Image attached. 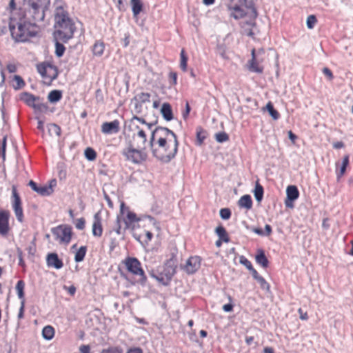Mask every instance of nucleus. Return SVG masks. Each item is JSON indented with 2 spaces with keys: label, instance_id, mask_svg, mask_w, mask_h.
I'll return each instance as SVG.
<instances>
[{
  "label": "nucleus",
  "instance_id": "f257e3e1",
  "mask_svg": "<svg viewBox=\"0 0 353 353\" xmlns=\"http://www.w3.org/2000/svg\"><path fill=\"white\" fill-rule=\"evenodd\" d=\"M8 26L12 38L17 43L26 42L38 34L37 24L26 19L25 15L19 19L10 17Z\"/></svg>",
  "mask_w": 353,
  "mask_h": 353
},
{
  "label": "nucleus",
  "instance_id": "f03ea898",
  "mask_svg": "<svg viewBox=\"0 0 353 353\" xmlns=\"http://www.w3.org/2000/svg\"><path fill=\"white\" fill-rule=\"evenodd\" d=\"M54 28L52 34L57 35L58 39H61L63 43H66L73 38L77 30L75 23L69 17V13L62 6L56 8L54 13Z\"/></svg>",
  "mask_w": 353,
  "mask_h": 353
},
{
  "label": "nucleus",
  "instance_id": "7ed1b4c3",
  "mask_svg": "<svg viewBox=\"0 0 353 353\" xmlns=\"http://www.w3.org/2000/svg\"><path fill=\"white\" fill-rule=\"evenodd\" d=\"M127 212L126 218L123 219L124 223L125 225V229H131V230H134L136 228V223H137V227H139V223L145 220L148 219L150 223H152L158 230H160L159 223L157 222L154 217L150 215H141L140 216H137V215L130 211L129 208L125 206L124 202H121L120 205V214L123 215L125 212Z\"/></svg>",
  "mask_w": 353,
  "mask_h": 353
},
{
  "label": "nucleus",
  "instance_id": "20e7f679",
  "mask_svg": "<svg viewBox=\"0 0 353 353\" xmlns=\"http://www.w3.org/2000/svg\"><path fill=\"white\" fill-rule=\"evenodd\" d=\"M153 131L157 132L156 135L157 139L161 138L163 139H167L168 135H171L174 139L173 151H172V153H170L167 156L161 157V161L168 163L174 159L177 154L179 145L177 136L172 130L166 127L157 126Z\"/></svg>",
  "mask_w": 353,
  "mask_h": 353
},
{
  "label": "nucleus",
  "instance_id": "39448f33",
  "mask_svg": "<svg viewBox=\"0 0 353 353\" xmlns=\"http://www.w3.org/2000/svg\"><path fill=\"white\" fill-rule=\"evenodd\" d=\"M145 149V147H141V145H138L137 148H134L132 142L130 141L128 147L124 148L121 154L125 157L127 161H131L134 164H141L148 158Z\"/></svg>",
  "mask_w": 353,
  "mask_h": 353
},
{
  "label": "nucleus",
  "instance_id": "423d86ee",
  "mask_svg": "<svg viewBox=\"0 0 353 353\" xmlns=\"http://www.w3.org/2000/svg\"><path fill=\"white\" fill-rule=\"evenodd\" d=\"M127 270L134 275H138L140 276L137 283L141 285L144 286L147 282V276L145 274L144 270L141 267V263L139 259L136 257L128 256L123 261Z\"/></svg>",
  "mask_w": 353,
  "mask_h": 353
},
{
  "label": "nucleus",
  "instance_id": "0eeeda50",
  "mask_svg": "<svg viewBox=\"0 0 353 353\" xmlns=\"http://www.w3.org/2000/svg\"><path fill=\"white\" fill-rule=\"evenodd\" d=\"M37 70L43 79L49 80L46 83L48 85H50L59 75L58 68L50 62L45 61L37 64Z\"/></svg>",
  "mask_w": 353,
  "mask_h": 353
},
{
  "label": "nucleus",
  "instance_id": "6e6552de",
  "mask_svg": "<svg viewBox=\"0 0 353 353\" xmlns=\"http://www.w3.org/2000/svg\"><path fill=\"white\" fill-rule=\"evenodd\" d=\"M51 232L55 240L60 243L68 244L72 239V229L70 225L61 224L51 229Z\"/></svg>",
  "mask_w": 353,
  "mask_h": 353
},
{
  "label": "nucleus",
  "instance_id": "1a4fd4ad",
  "mask_svg": "<svg viewBox=\"0 0 353 353\" xmlns=\"http://www.w3.org/2000/svg\"><path fill=\"white\" fill-rule=\"evenodd\" d=\"M178 250L176 248L172 249L170 257L164 263L163 268V274L167 276L168 279H172L176 272V268L178 264L177 258Z\"/></svg>",
  "mask_w": 353,
  "mask_h": 353
},
{
  "label": "nucleus",
  "instance_id": "9d476101",
  "mask_svg": "<svg viewBox=\"0 0 353 353\" xmlns=\"http://www.w3.org/2000/svg\"><path fill=\"white\" fill-rule=\"evenodd\" d=\"M27 12L28 17L27 19L32 21L34 23L43 21L46 17V11L49 8H41L37 6L27 5Z\"/></svg>",
  "mask_w": 353,
  "mask_h": 353
},
{
  "label": "nucleus",
  "instance_id": "9b49d317",
  "mask_svg": "<svg viewBox=\"0 0 353 353\" xmlns=\"http://www.w3.org/2000/svg\"><path fill=\"white\" fill-rule=\"evenodd\" d=\"M12 193L13 197L12 207L14 214L17 221L22 223L23 221V212L21 207V200L15 186H12Z\"/></svg>",
  "mask_w": 353,
  "mask_h": 353
},
{
  "label": "nucleus",
  "instance_id": "f8f14e48",
  "mask_svg": "<svg viewBox=\"0 0 353 353\" xmlns=\"http://www.w3.org/2000/svg\"><path fill=\"white\" fill-rule=\"evenodd\" d=\"M201 259L199 256H190L182 268L188 274L196 273L201 267Z\"/></svg>",
  "mask_w": 353,
  "mask_h": 353
},
{
  "label": "nucleus",
  "instance_id": "ddd939ff",
  "mask_svg": "<svg viewBox=\"0 0 353 353\" xmlns=\"http://www.w3.org/2000/svg\"><path fill=\"white\" fill-rule=\"evenodd\" d=\"M299 196V192L296 185H289L286 189V198L285 200V205L288 208H293V203Z\"/></svg>",
  "mask_w": 353,
  "mask_h": 353
},
{
  "label": "nucleus",
  "instance_id": "4468645a",
  "mask_svg": "<svg viewBox=\"0 0 353 353\" xmlns=\"http://www.w3.org/2000/svg\"><path fill=\"white\" fill-rule=\"evenodd\" d=\"M10 212L8 210H0V235L6 236L10 231Z\"/></svg>",
  "mask_w": 353,
  "mask_h": 353
},
{
  "label": "nucleus",
  "instance_id": "2eb2a0df",
  "mask_svg": "<svg viewBox=\"0 0 353 353\" xmlns=\"http://www.w3.org/2000/svg\"><path fill=\"white\" fill-rule=\"evenodd\" d=\"M239 2L241 3V5H243L246 8L250 9L251 12L250 14V20L246 21V24L249 26H256L255 20L258 17V12L254 7V5L252 1H249L248 0H239Z\"/></svg>",
  "mask_w": 353,
  "mask_h": 353
},
{
  "label": "nucleus",
  "instance_id": "dca6fc26",
  "mask_svg": "<svg viewBox=\"0 0 353 353\" xmlns=\"http://www.w3.org/2000/svg\"><path fill=\"white\" fill-rule=\"evenodd\" d=\"M119 124L117 119L110 122H104L101 125V132L105 134H117L120 131Z\"/></svg>",
  "mask_w": 353,
  "mask_h": 353
},
{
  "label": "nucleus",
  "instance_id": "f3484780",
  "mask_svg": "<svg viewBox=\"0 0 353 353\" xmlns=\"http://www.w3.org/2000/svg\"><path fill=\"white\" fill-rule=\"evenodd\" d=\"M28 185L31 189L40 194L41 196H49L53 192L52 185H43L38 186L37 183L32 180H30L28 183Z\"/></svg>",
  "mask_w": 353,
  "mask_h": 353
},
{
  "label": "nucleus",
  "instance_id": "a211bd4d",
  "mask_svg": "<svg viewBox=\"0 0 353 353\" xmlns=\"http://www.w3.org/2000/svg\"><path fill=\"white\" fill-rule=\"evenodd\" d=\"M46 263L48 267H52L57 270H59L63 266V261L59 259L56 252H50L47 254Z\"/></svg>",
  "mask_w": 353,
  "mask_h": 353
},
{
  "label": "nucleus",
  "instance_id": "6ab92c4d",
  "mask_svg": "<svg viewBox=\"0 0 353 353\" xmlns=\"http://www.w3.org/2000/svg\"><path fill=\"white\" fill-rule=\"evenodd\" d=\"M92 233L94 236L100 237L103 234V227L101 224V217L100 212H97L94 216Z\"/></svg>",
  "mask_w": 353,
  "mask_h": 353
},
{
  "label": "nucleus",
  "instance_id": "aec40b11",
  "mask_svg": "<svg viewBox=\"0 0 353 353\" xmlns=\"http://www.w3.org/2000/svg\"><path fill=\"white\" fill-rule=\"evenodd\" d=\"M228 8L230 11H234L230 14V16L235 19H242L246 16L247 13L241 8V5L238 3L233 4L232 3L228 5Z\"/></svg>",
  "mask_w": 353,
  "mask_h": 353
},
{
  "label": "nucleus",
  "instance_id": "412c9836",
  "mask_svg": "<svg viewBox=\"0 0 353 353\" xmlns=\"http://www.w3.org/2000/svg\"><path fill=\"white\" fill-rule=\"evenodd\" d=\"M20 100L23 101L28 106L32 108V105L36 101H41V98L39 96H34V94L28 92H23L19 94Z\"/></svg>",
  "mask_w": 353,
  "mask_h": 353
},
{
  "label": "nucleus",
  "instance_id": "4be33fe9",
  "mask_svg": "<svg viewBox=\"0 0 353 353\" xmlns=\"http://www.w3.org/2000/svg\"><path fill=\"white\" fill-rule=\"evenodd\" d=\"M252 59L248 62V69L251 72L261 74L263 72V67L259 65L255 54V49H252L251 52Z\"/></svg>",
  "mask_w": 353,
  "mask_h": 353
},
{
  "label": "nucleus",
  "instance_id": "5701e85b",
  "mask_svg": "<svg viewBox=\"0 0 353 353\" xmlns=\"http://www.w3.org/2000/svg\"><path fill=\"white\" fill-rule=\"evenodd\" d=\"M160 112L166 121H170L174 119V114L171 105L165 102L162 104Z\"/></svg>",
  "mask_w": 353,
  "mask_h": 353
},
{
  "label": "nucleus",
  "instance_id": "b1692460",
  "mask_svg": "<svg viewBox=\"0 0 353 353\" xmlns=\"http://www.w3.org/2000/svg\"><path fill=\"white\" fill-rule=\"evenodd\" d=\"M53 37V41L54 43L55 46V51L54 54L56 57L58 58H61L63 56L65 51V47L62 43L61 39H58V37L57 35L52 34Z\"/></svg>",
  "mask_w": 353,
  "mask_h": 353
},
{
  "label": "nucleus",
  "instance_id": "393cba45",
  "mask_svg": "<svg viewBox=\"0 0 353 353\" xmlns=\"http://www.w3.org/2000/svg\"><path fill=\"white\" fill-rule=\"evenodd\" d=\"M157 144L163 152H161L159 151L160 156H167L173 151V147L170 148L168 139H163L162 138L158 139L157 140Z\"/></svg>",
  "mask_w": 353,
  "mask_h": 353
},
{
  "label": "nucleus",
  "instance_id": "a878e982",
  "mask_svg": "<svg viewBox=\"0 0 353 353\" xmlns=\"http://www.w3.org/2000/svg\"><path fill=\"white\" fill-rule=\"evenodd\" d=\"M256 262L261 265L263 268H267L269 266V261L262 249H259L255 256Z\"/></svg>",
  "mask_w": 353,
  "mask_h": 353
},
{
  "label": "nucleus",
  "instance_id": "bb28decb",
  "mask_svg": "<svg viewBox=\"0 0 353 353\" xmlns=\"http://www.w3.org/2000/svg\"><path fill=\"white\" fill-rule=\"evenodd\" d=\"M157 132L152 131L151 136L149 141V145L152 150V153L154 157H156L157 159L161 161V157L159 155V150H158L157 148H154V143L157 139L156 135Z\"/></svg>",
  "mask_w": 353,
  "mask_h": 353
},
{
  "label": "nucleus",
  "instance_id": "cd10ccee",
  "mask_svg": "<svg viewBox=\"0 0 353 353\" xmlns=\"http://www.w3.org/2000/svg\"><path fill=\"white\" fill-rule=\"evenodd\" d=\"M105 43L101 40H97L95 41L92 46V53L94 56L101 57L104 52Z\"/></svg>",
  "mask_w": 353,
  "mask_h": 353
},
{
  "label": "nucleus",
  "instance_id": "c85d7f7f",
  "mask_svg": "<svg viewBox=\"0 0 353 353\" xmlns=\"http://www.w3.org/2000/svg\"><path fill=\"white\" fill-rule=\"evenodd\" d=\"M238 205L240 208H243L250 210L252 207V200L251 196L245 194L242 196L238 201Z\"/></svg>",
  "mask_w": 353,
  "mask_h": 353
},
{
  "label": "nucleus",
  "instance_id": "c756f323",
  "mask_svg": "<svg viewBox=\"0 0 353 353\" xmlns=\"http://www.w3.org/2000/svg\"><path fill=\"white\" fill-rule=\"evenodd\" d=\"M134 17H137L143 10V4L141 0H130Z\"/></svg>",
  "mask_w": 353,
  "mask_h": 353
},
{
  "label": "nucleus",
  "instance_id": "7c9ffc66",
  "mask_svg": "<svg viewBox=\"0 0 353 353\" xmlns=\"http://www.w3.org/2000/svg\"><path fill=\"white\" fill-rule=\"evenodd\" d=\"M63 96L62 91L60 90H53L48 93V100L51 103H56L59 101Z\"/></svg>",
  "mask_w": 353,
  "mask_h": 353
},
{
  "label": "nucleus",
  "instance_id": "2f4dec72",
  "mask_svg": "<svg viewBox=\"0 0 353 353\" xmlns=\"http://www.w3.org/2000/svg\"><path fill=\"white\" fill-rule=\"evenodd\" d=\"M215 233L219 236L221 240H222L225 243H228L230 241V238L228 236V232L225 228L222 225H219L215 229Z\"/></svg>",
  "mask_w": 353,
  "mask_h": 353
},
{
  "label": "nucleus",
  "instance_id": "473e14b6",
  "mask_svg": "<svg viewBox=\"0 0 353 353\" xmlns=\"http://www.w3.org/2000/svg\"><path fill=\"white\" fill-rule=\"evenodd\" d=\"M207 131L203 130L201 126H198L196 128V144L199 146H201L204 140L207 137Z\"/></svg>",
  "mask_w": 353,
  "mask_h": 353
},
{
  "label": "nucleus",
  "instance_id": "72a5a7b5",
  "mask_svg": "<svg viewBox=\"0 0 353 353\" xmlns=\"http://www.w3.org/2000/svg\"><path fill=\"white\" fill-rule=\"evenodd\" d=\"M25 283L23 280H19L17 281L15 289L18 295L19 299L21 301L25 302Z\"/></svg>",
  "mask_w": 353,
  "mask_h": 353
},
{
  "label": "nucleus",
  "instance_id": "f704fd0d",
  "mask_svg": "<svg viewBox=\"0 0 353 353\" xmlns=\"http://www.w3.org/2000/svg\"><path fill=\"white\" fill-rule=\"evenodd\" d=\"M254 196L257 202H261L263 198L264 190L263 187L259 183L256 182L254 190Z\"/></svg>",
  "mask_w": 353,
  "mask_h": 353
},
{
  "label": "nucleus",
  "instance_id": "c9c22d12",
  "mask_svg": "<svg viewBox=\"0 0 353 353\" xmlns=\"http://www.w3.org/2000/svg\"><path fill=\"white\" fill-rule=\"evenodd\" d=\"M54 336V329L51 325H46L42 330V336L44 339L50 341Z\"/></svg>",
  "mask_w": 353,
  "mask_h": 353
},
{
  "label": "nucleus",
  "instance_id": "e433bc0d",
  "mask_svg": "<svg viewBox=\"0 0 353 353\" xmlns=\"http://www.w3.org/2000/svg\"><path fill=\"white\" fill-rule=\"evenodd\" d=\"M150 93H148V92H141L138 94H137L136 96H134L132 100H131V102L133 103L134 101H137L139 102H140L141 103H145L146 102H150Z\"/></svg>",
  "mask_w": 353,
  "mask_h": 353
},
{
  "label": "nucleus",
  "instance_id": "4c0bfd02",
  "mask_svg": "<svg viewBox=\"0 0 353 353\" xmlns=\"http://www.w3.org/2000/svg\"><path fill=\"white\" fill-rule=\"evenodd\" d=\"M86 252L87 247L85 245L81 246L75 253L74 261L77 263L83 261L85 259Z\"/></svg>",
  "mask_w": 353,
  "mask_h": 353
},
{
  "label": "nucleus",
  "instance_id": "58836bf2",
  "mask_svg": "<svg viewBox=\"0 0 353 353\" xmlns=\"http://www.w3.org/2000/svg\"><path fill=\"white\" fill-rule=\"evenodd\" d=\"M27 5L37 6L41 8H49L50 0H27Z\"/></svg>",
  "mask_w": 353,
  "mask_h": 353
},
{
  "label": "nucleus",
  "instance_id": "ea45409f",
  "mask_svg": "<svg viewBox=\"0 0 353 353\" xmlns=\"http://www.w3.org/2000/svg\"><path fill=\"white\" fill-rule=\"evenodd\" d=\"M265 109L268 112L270 116L274 119L277 120L280 117V114L279 112L274 108V105L272 102H268Z\"/></svg>",
  "mask_w": 353,
  "mask_h": 353
},
{
  "label": "nucleus",
  "instance_id": "a19ab883",
  "mask_svg": "<svg viewBox=\"0 0 353 353\" xmlns=\"http://www.w3.org/2000/svg\"><path fill=\"white\" fill-rule=\"evenodd\" d=\"M32 108L34 109V113L38 114L46 112L48 109V105L47 103H41L39 101L34 102V103L32 105Z\"/></svg>",
  "mask_w": 353,
  "mask_h": 353
},
{
  "label": "nucleus",
  "instance_id": "79ce46f5",
  "mask_svg": "<svg viewBox=\"0 0 353 353\" xmlns=\"http://www.w3.org/2000/svg\"><path fill=\"white\" fill-rule=\"evenodd\" d=\"M188 57L184 49H182L180 53V68L183 72H186L188 69Z\"/></svg>",
  "mask_w": 353,
  "mask_h": 353
},
{
  "label": "nucleus",
  "instance_id": "37998d69",
  "mask_svg": "<svg viewBox=\"0 0 353 353\" xmlns=\"http://www.w3.org/2000/svg\"><path fill=\"white\" fill-rule=\"evenodd\" d=\"M349 165V155L346 154L343 157V161L341 163V165L340 168L339 172L337 173V178H341L345 173L347 169V167Z\"/></svg>",
  "mask_w": 353,
  "mask_h": 353
},
{
  "label": "nucleus",
  "instance_id": "c03bdc74",
  "mask_svg": "<svg viewBox=\"0 0 353 353\" xmlns=\"http://www.w3.org/2000/svg\"><path fill=\"white\" fill-rule=\"evenodd\" d=\"M84 155L85 159L90 161H92L95 160L97 158L96 151L90 147H88L85 148V150H84Z\"/></svg>",
  "mask_w": 353,
  "mask_h": 353
},
{
  "label": "nucleus",
  "instance_id": "a18cd8bd",
  "mask_svg": "<svg viewBox=\"0 0 353 353\" xmlns=\"http://www.w3.org/2000/svg\"><path fill=\"white\" fill-rule=\"evenodd\" d=\"M48 131L50 135H56L59 137L61 133V129L59 125L56 123H50L48 125Z\"/></svg>",
  "mask_w": 353,
  "mask_h": 353
},
{
  "label": "nucleus",
  "instance_id": "49530a36",
  "mask_svg": "<svg viewBox=\"0 0 353 353\" xmlns=\"http://www.w3.org/2000/svg\"><path fill=\"white\" fill-rule=\"evenodd\" d=\"M155 279L164 286H168L172 280L171 278L168 279L167 276L163 274V271H161L157 274V277H155Z\"/></svg>",
  "mask_w": 353,
  "mask_h": 353
},
{
  "label": "nucleus",
  "instance_id": "de8ad7c7",
  "mask_svg": "<svg viewBox=\"0 0 353 353\" xmlns=\"http://www.w3.org/2000/svg\"><path fill=\"white\" fill-rule=\"evenodd\" d=\"M255 280L260 285V288L262 290H263L266 292H270V286L269 283L265 281V279L263 276H259Z\"/></svg>",
  "mask_w": 353,
  "mask_h": 353
},
{
  "label": "nucleus",
  "instance_id": "09e8293b",
  "mask_svg": "<svg viewBox=\"0 0 353 353\" xmlns=\"http://www.w3.org/2000/svg\"><path fill=\"white\" fill-rule=\"evenodd\" d=\"M14 81L16 82V85H13V88L16 90L23 88L26 85L24 80L19 75H14Z\"/></svg>",
  "mask_w": 353,
  "mask_h": 353
},
{
  "label": "nucleus",
  "instance_id": "8fccbe9b",
  "mask_svg": "<svg viewBox=\"0 0 353 353\" xmlns=\"http://www.w3.org/2000/svg\"><path fill=\"white\" fill-rule=\"evenodd\" d=\"M254 26H249L248 24H246V21L242 23V28L243 29V33L246 34L247 36L253 38L254 33L252 29V27Z\"/></svg>",
  "mask_w": 353,
  "mask_h": 353
},
{
  "label": "nucleus",
  "instance_id": "3c124183",
  "mask_svg": "<svg viewBox=\"0 0 353 353\" xmlns=\"http://www.w3.org/2000/svg\"><path fill=\"white\" fill-rule=\"evenodd\" d=\"M215 139L218 143H224L229 140V135L225 132H220L215 134Z\"/></svg>",
  "mask_w": 353,
  "mask_h": 353
},
{
  "label": "nucleus",
  "instance_id": "603ef678",
  "mask_svg": "<svg viewBox=\"0 0 353 353\" xmlns=\"http://www.w3.org/2000/svg\"><path fill=\"white\" fill-rule=\"evenodd\" d=\"M101 353H123V349L120 346H112L103 349Z\"/></svg>",
  "mask_w": 353,
  "mask_h": 353
},
{
  "label": "nucleus",
  "instance_id": "864d4df0",
  "mask_svg": "<svg viewBox=\"0 0 353 353\" xmlns=\"http://www.w3.org/2000/svg\"><path fill=\"white\" fill-rule=\"evenodd\" d=\"M220 216L223 220H228L232 215V212L230 208H221L219 211Z\"/></svg>",
  "mask_w": 353,
  "mask_h": 353
},
{
  "label": "nucleus",
  "instance_id": "5fc2aeb1",
  "mask_svg": "<svg viewBox=\"0 0 353 353\" xmlns=\"http://www.w3.org/2000/svg\"><path fill=\"white\" fill-rule=\"evenodd\" d=\"M136 129L138 130L137 136L142 139L141 147H145V144L147 141V136L145 131L139 128V126L137 125Z\"/></svg>",
  "mask_w": 353,
  "mask_h": 353
},
{
  "label": "nucleus",
  "instance_id": "6e6d98bb",
  "mask_svg": "<svg viewBox=\"0 0 353 353\" xmlns=\"http://www.w3.org/2000/svg\"><path fill=\"white\" fill-rule=\"evenodd\" d=\"M316 22H317V19L315 15L311 14V15L308 16L307 18V21H306V24H307V28L312 29L314 28V25L316 23Z\"/></svg>",
  "mask_w": 353,
  "mask_h": 353
},
{
  "label": "nucleus",
  "instance_id": "4d7b16f0",
  "mask_svg": "<svg viewBox=\"0 0 353 353\" xmlns=\"http://www.w3.org/2000/svg\"><path fill=\"white\" fill-rule=\"evenodd\" d=\"M169 83L170 86L175 85L177 83V73L176 72H170L168 75Z\"/></svg>",
  "mask_w": 353,
  "mask_h": 353
},
{
  "label": "nucleus",
  "instance_id": "13d9d810",
  "mask_svg": "<svg viewBox=\"0 0 353 353\" xmlns=\"http://www.w3.org/2000/svg\"><path fill=\"white\" fill-rule=\"evenodd\" d=\"M239 262L241 264L245 266L248 270L253 267L252 263L244 256L240 257Z\"/></svg>",
  "mask_w": 353,
  "mask_h": 353
},
{
  "label": "nucleus",
  "instance_id": "bf43d9fd",
  "mask_svg": "<svg viewBox=\"0 0 353 353\" xmlns=\"http://www.w3.org/2000/svg\"><path fill=\"white\" fill-rule=\"evenodd\" d=\"M216 50L217 53L219 54L223 59H225L228 58L225 55V48L223 45H218Z\"/></svg>",
  "mask_w": 353,
  "mask_h": 353
},
{
  "label": "nucleus",
  "instance_id": "052dcab7",
  "mask_svg": "<svg viewBox=\"0 0 353 353\" xmlns=\"http://www.w3.org/2000/svg\"><path fill=\"white\" fill-rule=\"evenodd\" d=\"M190 111H191V107H190L189 103L187 101L185 103V110L182 113V117L184 120H186L188 119Z\"/></svg>",
  "mask_w": 353,
  "mask_h": 353
},
{
  "label": "nucleus",
  "instance_id": "680f3d73",
  "mask_svg": "<svg viewBox=\"0 0 353 353\" xmlns=\"http://www.w3.org/2000/svg\"><path fill=\"white\" fill-rule=\"evenodd\" d=\"M85 221L84 218H80L77 219V222L76 223V228L78 230H83L85 228Z\"/></svg>",
  "mask_w": 353,
  "mask_h": 353
},
{
  "label": "nucleus",
  "instance_id": "e2e57ef3",
  "mask_svg": "<svg viewBox=\"0 0 353 353\" xmlns=\"http://www.w3.org/2000/svg\"><path fill=\"white\" fill-rule=\"evenodd\" d=\"M24 308H25V302L23 301H21V306H20V308H19V313H18V319H21L23 318L24 316Z\"/></svg>",
  "mask_w": 353,
  "mask_h": 353
},
{
  "label": "nucleus",
  "instance_id": "0e129e2a",
  "mask_svg": "<svg viewBox=\"0 0 353 353\" xmlns=\"http://www.w3.org/2000/svg\"><path fill=\"white\" fill-rule=\"evenodd\" d=\"M134 112L137 113V114H140L142 112V103H141L140 102L137 101H134Z\"/></svg>",
  "mask_w": 353,
  "mask_h": 353
},
{
  "label": "nucleus",
  "instance_id": "69168bd1",
  "mask_svg": "<svg viewBox=\"0 0 353 353\" xmlns=\"http://www.w3.org/2000/svg\"><path fill=\"white\" fill-rule=\"evenodd\" d=\"M323 72L325 76L328 77L330 80H332L334 78L332 72L328 68H323Z\"/></svg>",
  "mask_w": 353,
  "mask_h": 353
},
{
  "label": "nucleus",
  "instance_id": "338daca9",
  "mask_svg": "<svg viewBox=\"0 0 353 353\" xmlns=\"http://www.w3.org/2000/svg\"><path fill=\"white\" fill-rule=\"evenodd\" d=\"M79 351L81 353H90V346L89 345H81Z\"/></svg>",
  "mask_w": 353,
  "mask_h": 353
},
{
  "label": "nucleus",
  "instance_id": "774afa93",
  "mask_svg": "<svg viewBox=\"0 0 353 353\" xmlns=\"http://www.w3.org/2000/svg\"><path fill=\"white\" fill-rule=\"evenodd\" d=\"M127 353H143V350L141 347H130L128 349Z\"/></svg>",
  "mask_w": 353,
  "mask_h": 353
}]
</instances>
